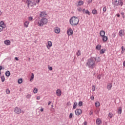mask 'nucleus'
Returning a JSON list of instances; mask_svg holds the SVG:
<instances>
[{"label":"nucleus","instance_id":"nucleus-1","mask_svg":"<svg viewBox=\"0 0 125 125\" xmlns=\"http://www.w3.org/2000/svg\"><path fill=\"white\" fill-rule=\"evenodd\" d=\"M48 22V20L46 18H43L38 21L37 25L39 27H42L43 25H46Z\"/></svg>","mask_w":125,"mask_h":125},{"label":"nucleus","instance_id":"nucleus-2","mask_svg":"<svg viewBox=\"0 0 125 125\" xmlns=\"http://www.w3.org/2000/svg\"><path fill=\"white\" fill-rule=\"evenodd\" d=\"M87 65L89 68L93 69L95 67V59L94 58L89 59L87 62Z\"/></svg>","mask_w":125,"mask_h":125},{"label":"nucleus","instance_id":"nucleus-3","mask_svg":"<svg viewBox=\"0 0 125 125\" xmlns=\"http://www.w3.org/2000/svg\"><path fill=\"white\" fill-rule=\"evenodd\" d=\"M26 4H27V7L28 8H33L34 6L37 5V1L36 0H26Z\"/></svg>","mask_w":125,"mask_h":125},{"label":"nucleus","instance_id":"nucleus-4","mask_svg":"<svg viewBox=\"0 0 125 125\" xmlns=\"http://www.w3.org/2000/svg\"><path fill=\"white\" fill-rule=\"evenodd\" d=\"M79 18H77V17H73L70 20V23L72 26H76V25L79 24Z\"/></svg>","mask_w":125,"mask_h":125},{"label":"nucleus","instance_id":"nucleus-5","mask_svg":"<svg viewBox=\"0 0 125 125\" xmlns=\"http://www.w3.org/2000/svg\"><path fill=\"white\" fill-rule=\"evenodd\" d=\"M113 3L115 6H119V5L123 6V5L124 4L123 0H113Z\"/></svg>","mask_w":125,"mask_h":125},{"label":"nucleus","instance_id":"nucleus-6","mask_svg":"<svg viewBox=\"0 0 125 125\" xmlns=\"http://www.w3.org/2000/svg\"><path fill=\"white\" fill-rule=\"evenodd\" d=\"M6 28V25L4 24L3 21H1L0 22V32L3 31V29Z\"/></svg>","mask_w":125,"mask_h":125},{"label":"nucleus","instance_id":"nucleus-7","mask_svg":"<svg viewBox=\"0 0 125 125\" xmlns=\"http://www.w3.org/2000/svg\"><path fill=\"white\" fill-rule=\"evenodd\" d=\"M15 113H16V114H21V109L20 108L16 107L15 108L14 110Z\"/></svg>","mask_w":125,"mask_h":125},{"label":"nucleus","instance_id":"nucleus-8","mask_svg":"<svg viewBox=\"0 0 125 125\" xmlns=\"http://www.w3.org/2000/svg\"><path fill=\"white\" fill-rule=\"evenodd\" d=\"M82 109H76L75 110V114L76 115V116H80V115L82 114Z\"/></svg>","mask_w":125,"mask_h":125},{"label":"nucleus","instance_id":"nucleus-9","mask_svg":"<svg viewBox=\"0 0 125 125\" xmlns=\"http://www.w3.org/2000/svg\"><path fill=\"white\" fill-rule=\"evenodd\" d=\"M54 32L56 34H60L61 32L60 28L56 27L54 28Z\"/></svg>","mask_w":125,"mask_h":125},{"label":"nucleus","instance_id":"nucleus-10","mask_svg":"<svg viewBox=\"0 0 125 125\" xmlns=\"http://www.w3.org/2000/svg\"><path fill=\"white\" fill-rule=\"evenodd\" d=\"M52 46V42L51 41H48L47 42V44L46 45V47L48 49H50V48Z\"/></svg>","mask_w":125,"mask_h":125},{"label":"nucleus","instance_id":"nucleus-11","mask_svg":"<svg viewBox=\"0 0 125 125\" xmlns=\"http://www.w3.org/2000/svg\"><path fill=\"white\" fill-rule=\"evenodd\" d=\"M30 24V22L28 21H26L23 23V26L24 28H28L29 27V24Z\"/></svg>","mask_w":125,"mask_h":125},{"label":"nucleus","instance_id":"nucleus-12","mask_svg":"<svg viewBox=\"0 0 125 125\" xmlns=\"http://www.w3.org/2000/svg\"><path fill=\"white\" fill-rule=\"evenodd\" d=\"M119 35L120 37H124L125 36V30H121L119 32Z\"/></svg>","mask_w":125,"mask_h":125},{"label":"nucleus","instance_id":"nucleus-13","mask_svg":"<svg viewBox=\"0 0 125 125\" xmlns=\"http://www.w3.org/2000/svg\"><path fill=\"white\" fill-rule=\"evenodd\" d=\"M68 36H72L73 35V30L71 28H69L67 30Z\"/></svg>","mask_w":125,"mask_h":125},{"label":"nucleus","instance_id":"nucleus-14","mask_svg":"<svg viewBox=\"0 0 125 125\" xmlns=\"http://www.w3.org/2000/svg\"><path fill=\"white\" fill-rule=\"evenodd\" d=\"M61 94H62V92L60 89H57L56 90V95L57 96H61Z\"/></svg>","mask_w":125,"mask_h":125},{"label":"nucleus","instance_id":"nucleus-15","mask_svg":"<svg viewBox=\"0 0 125 125\" xmlns=\"http://www.w3.org/2000/svg\"><path fill=\"white\" fill-rule=\"evenodd\" d=\"M96 125H100L102 124V121L100 118H98L96 121Z\"/></svg>","mask_w":125,"mask_h":125},{"label":"nucleus","instance_id":"nucleus-16","mask_svg":"<svg viewBox=\"0 0 125 125\" xmlns=\"http://www.w3.org/2000/svg\"><path fill=\"white\" fill-rule=\"evenodd\" d=\"M40 17H45L46 16V13L45 12H41L40 14Z\"/></svg>","mask_w":125,"mask_h":125},{"label":"nucleus","instance_id":"nucleus-17","mask_svg":"<svg viewBox=\"0 0 125 125\" xmlns=\"http://www.w3.org/2000/svg\"><path fill=\"white\" fill-rule=\"evenodd\" d=\"M83 12L84 14H88V15H90V12H89L88 10H85V9H83Z\"/></svg>","mask_w":125,"mask_h":125},{"label":"nucleus","instance_id":"nucleus-18","mask_svg":"<svg viewBox=\"0 0 125 125\" xmlns=\"http://www.w3.org/2000/svg\"><path fill=\"white\" fill-rule=\"evenodd\" d=\"M103 38V41L104 42H106L107 41H108V37L104 35V36L102 37Z\"/></svg>","mask_w":125,"mask_h":125},{"label":"nucleus","instance_id":"nucleus-19","mask_svg":"<svg viewBox=\"0 0 125 125\" xmlns=\"http://www.w3.org/2000/svg\"><path fill=\"white\" fill-rule=\"evenodd\" d=\"M4 43L6 44V45H10V41L9 40H5L4 41Z\"/></svg>","mask_w":125,"mask_h":125},{"label":"nucleus","instance_id":"nucleus-20","mask_svg":"<svg viewBox=\"0 0 125 125\" xmlns=\"http://www.w3.org/2000/svg\"><path fill=\"white\" fill-rule=\"evenodd\" d=\"M112 83H109L107 84V88L108 90H111V88H112Z\"/></svg>","mask_w":125,"mask_h":125},{"label":"nucleus","instance_id":"nucleus-21","mask_svg":"<svg viewBox=\"0 0 125 125\" xmlns=\"http://www.w3.org/2000/svg\"><path fill=\"white\" fill-rule=\"evenodd\" d=\"M100 35L102 37L105 36V32L104 31V30H102L100 32Z\"/></svg>","mask_w":125,"mask_h":125},{"label":"nucleus","instance_id":"nucleus-22","mask_svg":"<svg viewBox=\"0 0 125 125\" xmlns=\"http://www.w3.org/2000/svg\"><path fill=\"white\" fill-rule=\"evenodd\" d=\"M101 45L98 44L96 46V49H97V50H100V49H101Z\"/></svg>","mask_w":125,"mask_h":125},{"label":"nucleus","instance_id":"nucleus-23","mask_svg":"<svg viewBox=\"0 0 125 125\" xmlns=\"http://www.w3.org/2000/svg\"><path fill=\"white\" fill-rule=\"evenodd\" d=\"M122 107H119L117 111L118 114H122Z\"/></svg>","mask_w":125,"mask_h":125},{"label":"nucleus","instance_id":"nucleus-24","mask_svg":"<svg viewBox=\"0 0 125 125\" xmlns=\"http://www.w3.org/2000/svg\"><path fill=\"white\" fill-rule=\"evenodd\" d=\"M105 51H106V49H102L100 51V54H104V53H105Z\"/></svg>","mask_w":125,"mask_h":125},{"label":"nucleus","instance_id":"nucleus-25","mask_svg":"<svg viewBox=\"0 0 125 125\" xmlns=\"http://www.w3.org/2000/svg\"><path fill=\"white\" fill-rule=\"evenodd\" d=\"M92 13L93 14H94L95 15H96V14H97V11L96 10V9H94L92 10Z\"/></svg>","mask_w":125,"mask_h":125},{"label":"nucleus","instance_id":"nucleus-26","mask_svg":"<svg viewBox=\"0 0 125 125\" xmlns=\"http://www.w3.org/2000/svg\"><path fill=\"white\" fill-rule=\"evenodd\" d=\"M95 105L96 107H99L100 106V103H99L98 101H97L96 102Z\"/></svg>","mask_w":125,"mask_h":125},{"label":"nucleus","instance_id":"nucleus-27","mask_svg":"<svg viewBox=\"0 0 125 125\" xmlns=\"http://www.w3.org/2000/svg\"><path fill=\"white\" fill-rule=\"evenodd\" d=\"M108 117L110 118V119H112V118L114 117V115L113 114V113L109 112L108 113Z\"/></svg>","mask_w":125,"mask_h":125},{"label":"nucleus","instance_id":"nucleus-28","mask_svg":"<svg viewBox=\"0 0 125 125\" xmlns=\"http://www.w3.org/2000/svg\"><path fill=\"white\" fill-rule=\"evenodd\" d=\"M6 77H9L10 76V72L9 71H7L5 73Z\"/></svg>","mask_w":125,"mask_h":125},{"label":"nucleus","instance_id":"nucleus-29","mask_svg":"<svg viewBox=\"0 0 125 125\" xmlns=\"http://www.w3.org/2000/svg\"><path fill=\"white\" fill-rule=\"evenodd\" d=\"M76 54H77V56H80L81 55V50H78V51L76 53Z\"/></svg>","mask_w":125,"mask_h":125},{"label":"nucleus","instance_id":"nucleus-30","mask_svg":"<svg viewBox=\"0 0 125 125\" xmlns=\"http://www.w3.org/2000/svg\"><path fill=\"white\" fill-rule=\"evenodd\" d=\"M33 80H34V73L31 74V77L30 80V82H32Z\"/></svg>","mask_w":125,"mask_h":125},{"label":"nucleus","instance_id":"nucleus-31","mask_svg":"<svg viewBox=\"0 0 125 125\" xmlns=\"http://www.w3.org/2000/svg\"><path fill=\"white\" fill-rule=\"evenodd\" d=\"M18 83L19 84L22 83H23V80H22V79H20L18 80Z\"/></svg>","mask_w":125,"mask_h":125},{"label":"nucleus","instance_id":"nucleus-32","mask_svg":"<svg viewBox=\"0 0 125 125\" xmlns=\"http://www.w3.org/2000/svg\"><path fill=\"white\" fill-rule=\"evenodd\" d=\"M77 102H75L73 104V109H76L77 108Z\"/></svg>","mask_w":125,"mask_h":125},{"label":"nucleus","instance_id":"nucleus-33","mask_svg":"<svg viewBox=\"0 0 125 125\" xmlns=\"http://www.w3.org/2000/svg\"><path fill=\"white\" fill-rule=\"evenodd\" d=\"M83 1H80L79 2H78V5H83Z\"/></svg>","mask_w":125,"mask_h":125},{"label":"nucleus","instance_id":"nucleus-34","mask_svg":"<svg viewBox=\"0 0 125 125\" xmlns=\"http://www.w3.org/2000/svg\"><path fill=\"white\" fill-rule=\"evenodd\" d=\"M1 82L2 83H3V82H4V81H5V78H4V77L3 76L1 77Z\"/></svg>","mask_w":125,"mask_h":125},{"label":"nucleus","instance_id":"nucleus-35","mask_svg":"<svg viewBox=\"0 0 125 125\" xmlns=\"http://www.w3.org/2000/svg\"><path fill=\"white\" fill-rule=\"evenodd\" d=\"M103 13H104L105 11H107V8H106V6L104 7L103 9Z\"/></svg>","mask_w":125,"mask_h":125},{"label":"nucleus","instance_id":"nucleus-36","mask_svg":"<svg viewBox=\"0 0 125 125\" xmlns=\"http://www.w3.org/2000/svg\"><path fill=\"white\" fill-rule=\"evenodd\" d=\"M34 93L36 94L38 93V89L37 88H35L33 90Z\"/></svg>","mask_w":125,"mask_h":125},{"label":"nucleus","instance_id":"nucleus-37","mask_svg":"<svg viewBox=\"0 0 125 125\" xmlns=\"http://www.w3.org/2000/svg\"><path fill=\"white\" fill-rule=\"evenodd\" d=\"M95 60L97 62H100V58L97 57L96 58Z\"/></svg>","mask_w":125,"mask_h":125},{"label":"nucleus","instance_id":"nucleus-38","mask_svg":"<svg viewBox=\"0 0 125 125\" xmlns=\"http://www.w3.org/2000/svg\"><path fill=\"white\" fill-rule=\"evenodd\" d=\"M79 106H80V107H82V106H83V102L82 101H80L78 104Z\"/></svg>","mask_w":125,"mask_h":125},{"label":"nucleus","instance_id":"nucleus-39","mask_svg":"<svg viewBox=\"0 0 125 125\" xmlns=\"http://www.w3.org/2000/svg\"><path fill=\"white\" fill-rule=\"evenodd\" d=\"M6 93L7 94H9L10 93V90H9V89H7L6 90Z\"/></svg>","mask_w":125,"mask_h":125},{"label":"nucleus","instance_id":"nucleus-40","mask_svg":"<svg viewBox=\"0 0 125 125\" xmlns=\"http://www.w3.org/2000/svg\"><path fill=\"white\" fill-rule=\"evenodd\" d=\"M28 21H33V17H28Z\"/></svg>","mask_w":125,"mask_h":125},{"label":"nucleus","instance_id":"nucleus-41","mask_svg":"<svg viewBox=\"0 0 125 125\" xmlns=\"http://www.w3.org/2000/svg\"><path fill=\"white\" fill-rule=\"evenodd\" d=\"M89 115H90V116H91V115H93V110H90Z\"/></svg>","mask_w":125,"mask_h":125},{"label":"nucleus","instance_id":"nucleus-42","mask_svg":"<svg viewBox=\"0 0 125 125\" xmlns=\"http://www.w3.org/2000/svg\"><path fill=\"white\" fill-rule=\"evenodd\" d=\"M95 88H96L95 85H93L92 86V88L93 91H95Z\"/></svg>","mask_w":125,"mask_h":125},{"label":"nucleus","instance_id":"nucleus-43","mask_svg":"<svg viewBox=\"0 0 125 125\" xmlns=\"http://www.w3.org/2000/svg\"><path fill=\"white\" fill-rule=\"evenodd\" d=\"M26 98H27L28 99H30V98H31V95L28 94L26 96Z\"/></svg>","mask_w":125,"mask_h":125},{"label":"nucleus","instance_id":"nucleus-44","mask_svg":"<svg viewBox=\"0 0 125 125\" xmlns=\"http://www.w3.org/2000/svg\"><path fill=\"white\" fill-rule=\"evenodd\" d=\"M97 79H98V80H100V79H101V75H98L97 76Z\"/></svg>","mask_w":125,"mask_h":125},{"label":"nucleus","instance_id":"nucleus-45","mask_svg":"<svg viewBox=\"0 0 125 125\" xmlns=\"http://www.w3.org/2000/svg\"><path fill=\"white\" fill-rule=\"evenodd\" d=\"M69 118H70V119H72V118H73V113H70V114Z\"/></svg>","mask_w":125,"mask_h":125},{"label":"nucleus","instance_id":"nucleus-46","mask_svg":"<svg viewBox=\"0 0 125 125\" xmlns=\"http://www.w3.org/2000/svg\"><path fill=\"white\" fill-rule=\"evenodd\" d=\"M90 99H91V100H94V96H91L90 97Z\"/></svg>","mask_w":125,"mask_h":125},{"label":"nucleus","instance_id":"nucleus-47","mask_svg":"<svg viewBox=\"0 0 125 125\" xmlns=\"http://www.w3.org/2000/svg\"><path fill=\"white\" fill-rule=\"evenodd\" d=\"M121 14L123 16V18H125V13L124 12H122Z\"/></svg>","mask_w":125,"mask_h":125},{"label":"nucleus","instance_id":"nucleus-48","mask_svg":"<svg viewBox=\"0 0 125 125\" xmlns=\"http://www.w3.org/2000/svg\"><path fill=\"white\" fill-rule=\"evenodd\" d=\"M83 125H87V122L85 121V122L83 123Z\"/></svg>","mask_w":125,"mask_h":125},{"label":"nucleus","instance_id":"nucleus-49","mask_svg":"<svg viewBox=\"0 0 125 125\" xmlns=\"http://www.w3.org/2000/svg\"><path fill=\"white\" fill-rule=\"evenodd\" d=\"M36 2L39 4L40 3V1H41V0H36Z\"/></svg>","mask_w":125,"mask_h":125},{"label":"nucleus","instance_id":"nucleus-50","mask_svg":"<svg viewBox=\"0 0 125 125\" xmlns=\"http://www.w3.org/2000/svg\"><path fill=\"white\" fill-rule=\"evenodd\" d=\"M78 11H82V8H81V7L78 8Z\"/></svg>","mask_w":125,"mask_h":125},{"label":"nucleus","instance_id":"nucleus-51","mask_svg":"<svg viewBox=\"0 0 125 125\" xmlns=\"http://www.w3.org/2000/svg\"><path fill=\"white\" fill-rule=\"evenodd\" d=\"M48 69H49V70H50V71H52V67L50 66V67H48Z\"/></svg>","mask_w":125,"mask_h":125},{"label":"nucleus","instance_id":"nucleus-52","mask_svg":"<svg viewBox=\"0 0 125 125\" xmlns=\"http://www.w3.org/2000/svg\"><path fill=\"white\" fill-rule=\"evenodd\" d=\"M37 100H40V99H41V97L38 96V97H37Z\"/></svg>","mask_w":125,"mask_h":125},{"label":"nucleus","instance_id":"nucleus-53","mask_svg":"<svg viewBox=\"0 0 125 125\" xmlns=\"http://www.w3.org/2000/svg\"><path fill=\"white\" fill-rule=\"evenodd\" d=\"M15 60H17V61H18V60H19V59L17 57H15Z\"/></svg>","mask_w":125,"mask_h":125},{"label":"nucleus","instance_id":"nucleus-54","mask_svg":"<svg viewBox=\"0 0 125 125\" xmlns=\"http://www.w3.org/2000/svg\"><path fill=\"white\" fill-rule=\"evenodd\" d=\"M41 112H43V108H42V107L40 109Z\"/></svg>","mask_w":125,"mask_h":125},{"label":"nucleus","instance_id":"nucleus-55","mask_svg":"<svg viewBox=\"0 0 125 125\" xmlns=\"http://www.w3.org/2000/svg\"><path fill=\"white\" fill-rule=\"evenodd\" d=\"M116 16H117V17H120V14H116Z\"/></svg>","mask_w":125,"mask_h":125},{"label":"nucleus","instance_id":"nucleus-56","mask_svg":"<svg viewBox=\"0 0 125 125\" xmlns=\"http://www.w3.org/2000/svg\"><path fill=\"white\" fill-rule=\"evenodd\" d=\"M50 104H51V102L49 101L48 103V105H50Z\"/></svg>","mask_w":125,"mask_h":125},{"label":"nucleus","instance_id":"nucleus-57","mask_svg":"<svg viewBox=\"0 0 125 125\" xmlns=\"http://www.w3.org/2000/svg\"><path fill=\"white\" fill-rule=\"evenodd\" d=\"M2 69V66H0V71H1Z\"/></svg>","mask_w":125,"mask_h":125},{"label":"nucleus","instance_id":"nucleus-58","mask_svg":"<svg viewBox=\"0 0 125 125\" xmlns=\"http://www.w3.org/2000/svg\"><path fill=\"white\" fill-rule=\"evenodd\" d=\"M123 66L125 67V61L123 62Z\"/></svg>","mask_w":125,"mask_h":125},{"label":"nucleus","instance_id":"nucleus-59","mask_svg":"<svg viewBox=\"0 0 125 125\" xmlns=\"http://www.w3.org/2000/svg\"><path fill=\"white\" fill-rule=\"evenodd\" d=\"M1 14H2V13H1V11H0V15H1Z\"/></svg>","mask_w":125,"mask_h":125},{"label":"nucleus","instance_id":"nucleus-60","mask_svg":"<svg viewBox=\"0 0 125 125\" xmlns=\"http://www.w3.org/2000/svg\"><path fill=\"white\" fill-rule=\"evenodd\" d=\"M122 50H124V46H122Z\"/></svg>","mask_w":125,"mask_h":125},{"label":"nucleus","instance_id":"nucleus-61","mask_svg":"<svg viewBox=\"0 0 125 125\" xmlns=\"http://www.w3.org/2000/svg\"><path fill=\"white\" fill-rule=\"evenodd\" d=\"M69 104H70V102L67 103V105H69Z\"/></svg>","mask_w":125,"mask_h":125},{"label":"nucleus","instance_id":"nucleus-62","mask_svg":"<svg viewBox=\"0 0 125 125\" xmlns=\"http://www.w3.org/2000/svg\"><path fill=\"white\" fill-rule=\"evenodd\" d=\"M114 37H115V35L114 36Z\"/></svg>","mask_w":125,"mask_h":125}]
</instances>
